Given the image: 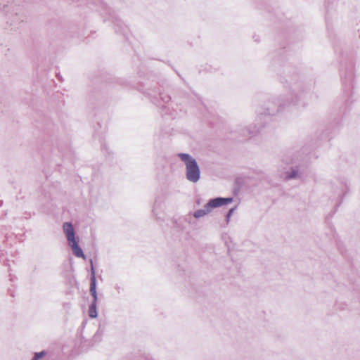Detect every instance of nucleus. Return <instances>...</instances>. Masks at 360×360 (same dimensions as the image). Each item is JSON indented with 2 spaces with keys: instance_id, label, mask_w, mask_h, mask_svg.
I'll return each instance as SVG.
<instances>
[{
  "instance_id": "nucleus-1",
  "label": "nucleus",
  "mask_w": 360,
  "mask_h": 360,
  "mask_svg": "<svg viewBox=\"0 0 360 360\" xmlns=\"http://www.w3.org/2000/svg\"><path fill=\"white\" fill-rule=\"evenodd\" d=\"M177 157L184 164L187 181L193 184L198 183L200 179L201 172L197 160L188 153H180Z\"/></svg>"
},
{
  "instance_id": "nucleus-2",
  "label": "nucleus",
  "mask_w": 360,
  "mask_h": 360,
  "mask_svg": "<svg viewBox=\"0 0 360 360\" xmlns=\"http://www.w3.org/2000/svg\"><path fill=\"white\" fill-rule=\"evenodd\" d=\"M63 231L67 238L69 246L71 248L74 255L79 258L85 259V255L79 246L76 239L74 226L70 222H65L63 224Z\"/></svg>"
},
{
  "instance_id": "nucleus-3",
  "label": "nucleus",
  "mask_w": 360,
  "mask_h": 360,
  "mask_svg": "<svg viewBox=\"0 0 360 360\" xmlns=\"http://www.w3.org/2000/svg\"><path fill=\"white\" fill-rule=\"evenodd\" d=\"M233 201L232 198H216L210 200L207 203L204 205L202 209L196 210L193 217L196 219H199L205 217V215L210 213L214 208L219 207L224 205H227Z\"/></svg>"
},
{
  "instance_id": "nucleus-4",
  "label": "nucleus",
  "mask_w": 360,
  "mask_h": 360,
  "mask_svg": "<svg viewBox=\"0 0 360 360\" xmlns=\"http://www.w3.org/2000/svg\"><path fill=\"white\" fill-rule=\"evenodd\" d=\"M259 115H258L256 118V124L254 126H250L247 130L248 134L250 136H255L258 133L260 132L262 128L264 127V126L266 124V120L265 118L262 117V115L263 114L262 112H259Z\"/></svg>"
},
{
  "instance_id": "nucleus-5",
  "label": "nucleus",
  "mask_w": 360,
  "mask_h": 360,
  "mask_svg": "<svg viewBox=\"0 0 360 360\" xmlns=\"http://www.w3.org/2000/svg\"><path fill=\"white\" fill-rule=\"evenodd\" d=\"M91 283H90V292H94V291H96V279L95 276V271L93 266V262L91 259Z\"/></svg>"
},
{
  "instance_id": "nucleus-6",
  "label": "nucleus",
  "mask_w": 360,
  "mask_h": 360,
  "mask_svg": "<svg viewBox=\"0 0 360 360\" xmlns=\"http://www.w3.org/2000/svg\"><path fill=\"white\" fill-rule=\"evenodd\" d=\"M89 316L92 318H96L98 316L97 310H96V304L94 303H91L89 308Z\"/></svg>"
},
{
  "instance_id": "nucleus-7",
  "label": "nucleus",
  "mask_w": 360,
  "mask_h": 360,
  "mask_svg": "<svg viewBox=\"0 0 360 360\" xmlns=\"http://www.w3.org/2000/svg\"><path fill=\"white\" fill-rule=\"evenodd\" d=\"M46 353L44 351H41L40 352H36L34 354V357L32 359V360H39L42 357L45 356Z\"/></svg>"
},
{
  "instance_id": "nucleus-8",
  "label": "nucleus",
  "mask_w": 360,
  "mask_h": 360,
  "mask_svg": "<svg viewBox=\"0 0 360 360\" xmlns=\"http://www.w3.org/2000/svg\"><path fill=\"white\" fill-rule=\"evenodd\" d=\"M160 207V203H155L153 210V214L157 217L160 218L159 217V212H158V208Z\"/></svg>"
},
{
  "instance_id": "nucleus-9",
  "label": "nucleus",
  "mask_w": 360,
  "mask_h": 360,
  "mask_svg": "<svg viewBox=\"0 0 360 360\" xmlns=\"http://www.w3.org/2000/svg\"><path fill=\"white\" fill-rule=\"evenodd\" d=\"M297 175V170L295 169H292L291 172L288 174L287 177L289 179L295 178Z\"/></svg>"
},
{
  "instance_id": "nucleus-10",
  "label": "nucleus",
  "mask_w": 360,
  "mask_h": 360,
  "mask_svg": "<svg viewBox=\"0 0 360 360\" xmlns=\"http://www.w3.org/2000/svg\"><path fill=\"white\" fill-rule=\"evenodd\" d=\"M90 293L93 297V301L91 303H94V304H96L97 300H98L97 292L94 291V292H90Z\"/></svg>"
},
{
  "instance_id": "nucleus-11",
  "label": "nucleus",
  "mask_w": 360,
  "mask_h": 360,
  "mask_svg": "<svg viewBox=\"0 0 360 360\" xmlns=\"http://www.w3.org/2000/svg\"><path fill=\"white\" fill-rule=\"evenodd\" d=\"M234 210H235V208H231V209H230V210H229V212H228V213H227V214H226V221H227V222H229V221L230 218H231V217L232 214H233V212H234Z\"/></svg>"
}]
</instances>
